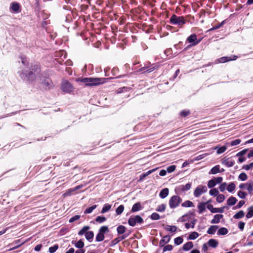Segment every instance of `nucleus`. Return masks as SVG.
<instances>
[{
	"instance_id": "f257e3e1",
	"label": "nucleus",
	"mask_w": 253,
	"mask_h": 253,
	"mask_svg": "<svg viewBox=\"0 0 253 253\" xmlns=\"http://www.w3.org/2000/svg\"><path fill=\"white\" fill-rule=\"evenodd\" d=\"M41 72V68L40 63H34L31 64L29 70L27 71L25 76L28 81L34 82L36 79V74H39Z\"/></svg>"
},
{
	"instance_id": "f03ea898",
	"label": "nucleus",
	"mask_w": 253,
	"mask_h": 253,
	"mask_svg": "<svg viewBox=\"0 0 253 253\" xmlns=\"http://www.w3.org/2000/svg\"><path fill=\"white\" fill-rule=\"evenodd\" d=\"M169 23L172 25H177L181 28L186 23V20L183 16H178L175 14H173L169 19Z\"/></svg>"
},
{
	"instance_id": "7ed1b4c3",
	"label": "nucleus",
	"mask_w": 253,
	"mask_h": 253,
	"mask_svg": "<svg viewBox=\"0 0 253 253\" xmlns=\"http://www.w3.org/2000/svg\"><path fill=\"white\" fill-rule=\"evenodd\" d=\"M90 227L88 226H84L82 229L79 231L78 234L80 236L85 234L86 240L89 242H91L94 237V233L93 231H88Z\"/></svg>"
},
{
	"instance_id": "20e7f679",
	"label": "nucleus",
	"mask_w": 253,
	"mask_h": 253,
	"mask_svg": "<svg viewBox=\"0 0 253 253\" xmlns=\"http://www.w3.org/2000/svg\"><path fill=\"white\" fill-rule=\"evenodd\" d=\"M182 200L181 198L178 196H172L169 200V205L171 209H174L178 206Z\"/></svg>"
},
{
	"instance_id": "39448f33",
	"label": "nucleus",
	"mask_w": 253,
	"mask_h": 253,
	"mask_svg": "<svg viewBox=\"0 0 253 253\" xmlns=\"http://www.w3.org/2000/svg\"><path fill=\"white\" fill-rule=\"evenodd\" d=\"M143 222V218L138 215L134 216H131L128 220V223L131 226H134L136 223H142Z\"/></svg>"
},
{
	"instance_id": "423d86ee",
	"label": "nucleus",
	"mask_w": 253,
	"mask_h": 253,
	"mask_svg": "<svg viewBox=\"0 0 253 253\" xmlns=\"http://www.w3.org/2000/svg\"><path fill=\"white\" fill-rule=\"evenodd\" d=\"M157 68V67L156 66L151 65L150 63H148L145 64L144 66L140 68L139 70V71L142 72V73H149L154 71Z\"/></svg>"
},
{
	"instance_id": "0eeeda50",
	"label": "nucleus",
	"mask_w": 253,
	"mask_h": 253,
	"mask_svg": "<svg viewBox=\"0 0 253 253\" xmlns=\"http://www.w3.org/2000/svg\"><path fill=\"white\" fill-rule=\"evenodd\" d=\"M61 89L64 92L70 93L73 91L74 87L68 81H65L62 83Z\"/></svg>"
},
{
	"instance_id": "6e6552de",
	"label": "nucleus",
	"mask_w": 253,
	"mask_h": 253,
	"mask_svg": "<svg viewBox=\"0 0 253 253\" xmlns=\"http://www.w3.org/2000/svg\"><path fill=\"white\" fill-rule=\"evenodd\" d=\"M90 82L91 84V86H96L103 83H105L106 82L107 79L106 78H89Z\"/></svg>"
},
{
	"instance_id": "1a4fd4ad",
	"label": "nucleus",
	"mask_w": 253,
	"mask_h": 253,
	"mask_svg": "<svg viewBox=\"0 0 253 253\" xmlns=\"http://www.w3.org/2000/svg\"><path fill=\"white\" fill-rule=\"evenodd\" d=\"M207 188L206 186L200 185L197 187L194 192V195L195 197H199L202 193L206 192Z\"/></svg>"
},
{
	"instance_id": "9d476101",
	"label": "nucleus",
	"mask_w": 253,
	"mask_h": 253,
	"mask_svg": "<svg viewBox=\"0 0 253 253\" xmlns=\"http://www.w3.org/2000/svg\"><path fill=\"white\" fill-rule=\"evenodd\" d=\"M201 40L197 39V36L195 34L190 35L186 39V42L192 43V45H197Z\"/></svg>"
},
{
	"instance_id": "9b49d317",
	"label": "nucleus",
	"mask_w": 253,
	"mask_h": 253,
	"mask_svg": "<svg viewBox=\"0 0 253 253\" xmlns=\"http://www.w3.org/2000/svg\"><path fill=\"white\" fill-rule=\"evenodd\" d=\"M42 87L46 90L50 89L53 86V83L51 79L48 78H45L42 82Z\"/></svg>"
},
{
	"instance_id": "f8f14e48",
	"label": "nucleus",
	"mask_w": 253,
	"mask_h": 253,
	"mask_svg": "<svg viewBox=\"0 0 253 253\" xmlns=\"http://www.w3.org/2000/svg\"><path fill=\"white\" fill-rule=\"evenodd\" d=\"M238 58L236 55H232L231 56H223L219 58L218 61L219 63H224L228 61L235 60Z\"/></svg>"
},
{
	"instance_id": "ddd939ff",
	"label": "nucleus",
	"mask_w": 253,
	"mask_h": 253,
	"mask_svg": "<svg viewBox=\"0 0 253 253\" xmlns=\"http://www.w3.org/2000/svg\"><path fill=\"white\" fill-rule=\"evenodd\" d=\"M10 9L15 13L19 12L20 11V5L18 2H12Z\"/></svg>"
},
{
	"instance_id": "4468645a",
	"label": "nucleus",
	"mask_w": 253,
	"mask_h": 253,
	"mask_svg": "<svg viewBox=\"0 0 253 253\" xmlns=\"http://www.w3.org/2000/svg\"><path fill=\"white\" fill-rule=\"evenodd\" d=\"M170 240V237L169 235H166L162 238L159 243L160 247H164V245L169 242Z\"/></svg>"
},
{
	"instance_id": "2eb2a0df",
	"label": "nucleus",
	"mask_w": 253,
	"mask_h": 253,
	"mask_svg": "<svg viewBox=\"0 0 253 253\" xmlns=\"http://www.w3.org/2000/svg\"><path fill=\"white\" fill-rule=\"evenodd\" d=\"M24 243V242L21 241L20 239L14 241L11 245H14V246L11 249H9V251L14 250L17 248H18L19 247L21 246Z\"/></svg>"
},
{
	"instance_id": "dca6fc26",
	"label": "nucleus",
	"mask_w": 253,
	"mask_h": 253,
	"mask_svg": "<svg viewBox=\"0 0 253 253\" xmlns=\"http://www.w3.org/2000/svg\"><path fill=\"white\" fill-rule=\"evenodd\" d=\"M222 163L223 165L227 166V167H231L234 166L235 162L230 160V158L225 159L222 160Z\"/></svg>"
},
{
	"instance_id": "f3484780",
	"label": "nucleus",
	"mask_w": 253,
	"mask_h": 253,
	"mask_svg": "<svg viewBox=\"0 0 253 253\" xmlns=\"http://www.w3.org/2000/svg\"><path fill=\"white\" fill-rule=\"evenodd\" d=\"M141 209L142 206L141 203L140 202H137L133 205L132 209L131 210V211L132 212H134L138 211H140Z\"/></svg>"
},
{
	"instance_id": "a211bd4d",
	"label": "nucleus",
	"mask_w": 253,
	"mask_h": 253,
	"mask_svg": "<svg viewBox=\"0 0 253 253\" xmlns=\"http://www.w3.org/2000/svg\"><path fill=\"white\" fill-rule=\"evenodd\" d=\"M223 215L222 214H216L214 216L213 219L211 220V223H218L220 222V220L222 218Z\"/></svg>"
},
{
	"instance_id": "6ab92c4d",
	"label": "nucleus",
	"mask_w": 253,
	"mask_h": 253,
	"mask_svg": "<svg viewBox=\"0 0 253 253\" xmlns=\"http://www.w3.org/2000/svg\"><path fill=\"white\" fill-rule=\"evenodd\" d=\"M208 244L210 247L215 248L218 244V241L214 239H211L208 242Z\"/></svg>"
},
{
	"instance_id": "aec40b11",
	"label": "nucleus",
	"mask_w": 253,
	"mask_h": 253,
	"mask_svg": "<svg viewBox=\"0 0 253 253\" xmlns=\"http://www.w3.org/2000/svg\"><path fill=\"white\" fill-rule=\"evenodd\" d=\"M237 202V199L235 197H234L233 196H231L227 200V204L228 206H232L234 205Z\"/></svg>"
},
{
	"instance_id": "412c9836",
	"label": "nucleus",
	"mask_w": 253,
	"mask_h": 253,
	"mask_svg": "<svg viewBox=\"0 0 253 253\" xmlns=\"http://www.w3.org/2000/svg\"><path fill=\"white\" fill-rule=\"evenodd\" d=\"M169 189L167 188H165L164 189H163L161 191V192L159 194V196L161 198L164 199V198H166L169 195Z\"/></svg>"
},
{
	"instance_id": "4be33fe9",
	"label": "nucleus",
	"mask_w": 253,
	"mask_h": 253,
	"mask_svg": "<svg viewBox=\"0 0 253 253\" xmlns=\"http://www.w3.org/2000/svg\"><path fill=\"white\" fill-rule=\"evenodd\" d=\"M191 187V184L188 183L186 185H181L179 186L178 189L181 191H185L189 190Z\"/></svg>"
},
{
	"instance_id": "5701e85b",
	"label": "nucleus",
	"mask_w": 253,
	"mask_h": 253,
	"mask_svg": "<svg viewBox=\"0 0 253 253\" xmlns=\"http://www.w3.org/2000/svg\"><path fill=\"white\" fill-rule=\"evenodd\" d=\"M193 247V244L192 242H188L183 246L184 251H189Z\"/></svg>"
},
{
	"instance_id": "b1692460",
	"label": "nucleus",
	"mask_w": 253,
	"mask_h": 253,
	"mask_svg": "<svg viewBox=\"0 0 253 253\" xmlns=\"http://www.w3.org/2000/svg\"><path fill=\"white\" fill-rule=\"evenodd\" d=\"M218 228V227L217 225L211 226L207 231V233L209 234H214Z\"/></svg>"
},
{
	"instance_id": "393cba45",
	"label": "nucleus",
	"mask_w": 253,
	"mask_h": 253,
	"mask_svg": "<svg viewBox=\"0 0 253 253\" xmlns=\"http://www.w3.org/2000/svg\"><path fill=\"white\" fill-rule=\"evenodd\" d=\"M215 149L217 150V154H220L224 152L227 150V147L226 146H223L222 147L217 146L215 147Z\"/></svg>"
},
{
	"instance_id": "a878e982",
	"label": "nucleus",
	"mask_w": 253,
	"mask_h": 253,
	"mask_svg": "<svg viewBox=\"0 0 253 253\" xmlns=\"http://www.w3.org/2000/svg\"><path fill=\"white\" fill-rule=\"evenodd\" d=\"M245 216V212L241 210L234 215L233 218L234 219H240L243 218Z\"/></svg>"
},
{
	"instance_id": "bb28decb",
	"label": "nucleus",
	"mask_w": 253,
	"mask_h": 253,
	"mask_svg": "<svg viewBox=\"0 0 253 253\" xmlns=\"http://www.w3.org/2000/svg\"><path fill=\"white\" fill-rule=\"evenodd\" d=\"M228 232V229L225 227H221L218 229L217 234L218 235H225Z\"/></svg>"
},
{
	"instance_id": "cd10ccee",
	"label": "nucleus",
	"mask_w": 253,
	"mask_h": 253,
	"mask_svg": "<svg viewBox=\"0 0 253 253\" xmlns=\"http://www.w3.org/2000/svg\"><path fill=\"white\" fill-rule=\"evenodd\" d=\"M247 185V190L250 194H252L253 192V181H249L246 184Z\"/></svg>"
},
{
	"instance_id": "c85d7f7f",
	"label": "nucleus",
	"mask_w": 253,
	"mask_h": 253,
	"mask_svg": "<svg viewBox=\"0 0 253 253\" xmlns=\"http://www.w3.org/2000/svg\"><path fill=\"white\" fill-rule=\"evenodd\" d=\"M248 212L246 214V217L247 218H250L253 216V206L250 207L248 209Z\"/></svg>"
},
{
	"instance_id": "c756f323",
	"label": "nucleus",
	"mask_w": 253,
	"mask_h": 253,
	"mask_svg": "<svg viewBox=\"0 0 253 253\" xmlns=\"http://www.w3.org/2000/svg\"><path fill=\"white\" fill-rule=\"evenodd\" d=\"M126 227L123 225H119L117 229V232L119 234H123L126 231Z\"/></svg>"
},
{
	"instance_id": "7c9ffc66",
	"label": "nucleus",
	"mask_w": 253,
	"mask_h": 253,
	"mask_svg": "<svg viewBox=\"0 0 253 253\" xmlns=\"http://www.w3.org/2000/svg\"><path fill=\"white\" fill-rule=\"evenodd\" d=\"M111 208V206L109 204H105L101 211V213H104L108 211Z\"/></svg>"
},
{
	"instance_id": "2f4dec72",
	"label": "nucleus",
	"mask_w": 253,
	"mask_h": 253,
	"mask_svg": "<svg viewBox=\"0 0 253 253\" xmlns=\"http://www.w3.org/2000/svg\"><path fill=\"white\" fill-rule=\"evenodd\" d=\"M220 166L219 165H216L214 167H213L211 169V172L212 174H215L217 173L220 172Z\"/></svg>"
},
{
	"instance_id": "473e14b6",
	"label": "nucleus",
	"mask_w": 253,
	"mask_h": 253,
	"mask_svg": "<svg viewBox=\"0 0 253 253\" xmlns=\"http://www.w3.org/2000/svg\"><path fill=\"white\" fill-rule=\"evenodd\" d=\"M155 170V169H151V170H150L148 171L146 173H144L141 174L140 175V176H139L140 177V180H143L147 176H148V175L151 174L152 172H153Z\"/></svg>"
},
{
	"instance_id": "72a5a7b5",
	"label": "nucleus",
	"mask_w": 253,
	"mask_h": 253,
	"mask_svg": "<svg viewBox=\"0 0 253 253\" xmlns=\"http://www.w3.org/2000/svg\"><path fill=\"white\" fill-rule=\"evenodd\" d=\"M199 234L197 232H192L188 236V239L195 240L199 236Z\"/></svg>"
},
{
	"instance_id": "f704fd0d",
	"label": "nucleus",
	"mask_w": 253,
	"mask_h": 253,
	"mask_svg": "<svg viewBox=\"0 0 253 253\" xmlns=\"http://www.w3.org/2000/svg\"><path fill=\"white\" fill-rule=\"evenodd\" d=\"M181 206L183 207H194L193 203L190 201L187 200L183 203Z\"/></svg>"
},
{
	"instance_id": "c9c22d12",
	"label": "nucleus",
	"mask_w": 253,
	"mask_h": 253,
	"mask_svg": "<svg viewBox=\"0 0 253 253\" xmlns=\"http://www.w3.org/2000/svg\"><path fill=\"white\" fill-rule=\"evenodd\" d=\"M205 205L206 203H200L198 206V208L199 210V212L201 213L203 212L204 211H205L206 208H205Z\"/></svg>"
},
{
	"instance_id": "e433bc0d",
	"label": "nucleus",
	"mask_w": 253,
	"mask_h": 253,
	"mask_svg": "<svg viewBox=\"0 0 253 253\" xmlns=\"http://www.w3.org/2000/svg\"><path fill=\"white\" fill-rule=\"evenodd\" d=\"M96 207H97V205H94L92 206L91 207H89L88 208H87L84 211V213L85 214L90 213L92 212L93 210H94L95 209H96Z\"/></svg>"
},
{
	"instance_id": "4c0bfd02",
	"label": "nucleus",
	"mask_w": 253,
	"mask_h": 253,
	"mask_svg": "<svg viewBox=\"0 0 253 253\" xmlns=\"http://www.w3.org/2000/svg\"><path fill=\"white\" fill-rule=\"evenodd\" d=\"M109 231V229L107 226H102L99 230V232L103 234L107 233Z\"/></svg>"
},
{
	"instance_id": "58836bf2",
	"label": "nucleus",
	"mask_w": 253,
	"mask_h": 253,
	"mask_svg": "<svg viewBox=\"0 0 253 253\" xmlns=\"http://www.w3.org/2000/svg\"><path fill=\"white\" fill-rule=\"evenodd\" d=\"M75 246L77 248L83 249L84 246V244L82 240H80L79 241L75 243Z\"/></svg>"
},
{
	"instance_id": "ea45409f",
	"label": "nucleus",
	"mask_w": 253,
	"mask_h": 253,
	"mask_svg": "<svg viewBox=\"0 0 253 253\" xmlns=\"http://www.w3.org/2000/svg\"><path fill=\"white\" fill-rule=\"evenodd\" d=\"M104 239V235L99 232L96 236V241L97 242L102 241Z\"/></svg>"
},
{
	"instance_id": "a19ab883",
	"label": "nucleus",
	"mask_w": 253,
	"mask_h": 253,
	"mask_svg": "<svg viewBox=\"0 0 253 253\" xmlns=\"http://www.w3.org/2000/svg\"><path fill=\"white\" fill-rule=\"evenodd\" d=\"M225 23V20H223L222 22H221L220 23H219L217 25L214 26L212 28L210 29L209 31H212L216 30L217 29H219L220 27H221L224 25V24Z\"/></svg>"
},
{
	"instance_id": "79ce46f5",
	"label": "nucleus",
	"mask_w": 253,
	"mask_h": 253,
	"mask_svg": "<svg viewBox=\"0 0 253 253\" xmlns=\"http://www.w3.org/2000/svg\"><path fill=\"white\" fill-rule=\"evenodd\" d=\"M235 184L233 182H231L227 186V190L229 192H233L235 189Z\"/></svg>"
},
{
	"instance_id": "37998d69",
	"label": "nucleus",
	"mask_w": 253,
	"mask_h": 253,
	"mask_svg": "<svg viewBox=\"0 0 253 253\" xmlns=\"http://www.w3.org/2000/svg\"><path fill=\"white\" fill-rule=\"evenodd\" d=\"M124 210V206L123 205L119 206L116 210L117 215H120Z\"/></svg>"
},
{
	"instance_id": "c03bdc74",
	"label": "nucleus",
	"mask_w": 253,
	"mask_h": 253,
	"mask_svg": "<svg viewBox=\"0 0 253 253\" xmlns=\"http://www.w3.org/2000/svg\"><path fill=\"white\" fill-rule=\"evenodd\" d=\"M58 245L57 244H55L53 246L49 247L48 251L50 253H54L58 250Z\"/></svg>"
},
{
	"instance_id": "a18cd8bd",
	"label": "nucleus",
	"mask_w": 253,
	"mask_h": 253,
	"mask_svg": "<svg viewBox=\"0 0 253 253\" xmlns=\"http://www.w3.org/2000/svg\"><path fill=\"white\" fill-rule=\"evenodd\" d=\"M190 111L189 110H183L180 112V115L183 117H186L189 115Z\"/></svg>"
},
{
	"instance_id": "49530a36",
	"label": "nucleus",
	"mask_w": 253,
	"mask_h": 253,
	"mask_svg": "<svg viewBox=\"0 0 253 253\" xmlns=\"http://www.w3.org/2000/svg\"><path fill=\"white\" fill-rule=\"evenodd\" d=\"M106 220V218L103 216H98L95 218V221L98 223H102Z\"/></svg>"
},
{
	"instance_id": "de8ad7c7",
	"label": "nucleus",
	"mask_w": 253,
	"mask_h": 253,
	"mask_svg": "<svg viewBox=\"0 0 253 253\" xmlns=\"http://www.w3.org/2000/svg\"><path fill=\"white\" fill-rule=\"evenodd\" d=\"M245 204V201L244 200H241L239 201L238 204L233 208V210H236L241 208Z\"/></svg>"
},
{
	"instance_id": "09e8293b",
	"label": "nucleus",
	"mask_w": 253,
	"mask_h": 253,
	"mask_svg": "<svg viewBox=\"0 0 253 253\" xmlns=\"http://www.w3.org/2000/svg\"><path fill=\"white\" fill-rule=\"evenodd\" d=\"M218 191L217 189L216 188H213V189H211V190H210V194L211 196H216L218 195Z\"/></svg>"
},
{
	"instance_id": "8fccbe9b",
	"label": "nucleus",
	"mask_w": 253,
	"mask_h": 253,
	"mask_svg": "<svg viewBox=\"0 0 253 253\" xmlns=\"http://www.w3.org/2000/svg\"><path fill=\"white\" fill-rule=\"evenodd\" d=\"M166 230L171 232H175L177 230V227L176 226L168 225Z\"/></svg>"
},
{
	"instance_id": "3c124183",
	"label": "nucleus",
	"mask_w": 253,
	"mask_h": 253,
	"mask_svg": "<svg viewBox=\"0 0 253 253\" xmlns=\"http://www.w3.org/2000/svg\"><path fill=\"white\" fill-rule=\"evenodd\" d=\"M90 80L89 78H83L82 79L81 81L83 83H84L85 85L91 86L90 82H89Z\"/></svg>"
},
{
	"instance_id": "603ef678",
	"label": "nucleus",
	"mask_w": 253,
	"mask_h": 253,
	"mask_svg": "<svg viewBox=\"0 0 253 253\" xmlns=\"http://www.w3.org/2000/svg\"><path fill=\"white\" fill-rule=\"evenodd\" d=\"M225 199V196L223 194H219L217 196L216 201L218 203L222 202Z\"/></svg>"
},
{
	"instance_id": "864d4df0",
	"label": "nucleus",
	"mask_w": 253,
	"mask_h": 253,
	"mask_svg": "<svg viewBox=\"0 0 253 253\" xmlns=\"http://www.w3.org/2000/svg\"><path fill=\"white\" fill-rule=\"evenodd\" d=\"M183 241V239L181 237H178L174 239V243L177 245L181 244Z\"/></svg>"
},
{
	"instance_id": "5fc2aeb1",
	"label": "nucleus",
	"mask_w": 253,
	"mask_h": 253,
	"mask_svg": "<svg viewBox=\"0 0 253 253\" xmlns=\"http://www.w3.org/2000/svg\"><path fill=\"white\" fill-rule=\"evenodd\" d=\"M215 185L216 183L213 178L209 180L208 183V186L210 188H213Z\"/></svg>"
},
{
	"instance_id": "6e6d98bb",
	"label": "nucleus",
	"mask_w": 253,
	"mask_h": 253,
	"mask_svg": "<svg viewBox=\"0 0 253 253\" xmlns=\"http://www.w3.org/2000/svg\"><path fill=\"white\" fill-rule=\"evenodd\" d=\"M239 178L242 181H245L247 179L248 176L245 173L242 172L239 175Z\"/></svg>"
},
{
	"instance_id": "4d7b16f0",
	"label": "nucleus",
	"mask_w": 253,
	"mask_h": 253,
	"mask_svg": "<svg viewBox=\"0 0 253 253\" xmlns=\"http://www.w3.org/2000/svg\"><path fill=\"white\" fill-rule=\"evenodd\" d=\"M173 249V247L171 245H168L164 246L163 248V252H165L166 251H171Z\"/></svg>"
},
{
	"instance_id": "13d9d810",
	"label": "nucleus",
	"mask_w": 253,
	"mask_h": 253,
	"mask_svg": "<svg viewBox=\"0 0 253 253\" xmlns=\"http://www.w3.org/2000/svg\"><path fill=\"white\" fill-rule=\"evenodd\" d=\"M166 209V205L165 204H161L159 205L156 210L157 211L160 212H163L165 211Z\"/></svg>"
},
{
	"instance_id": "bf43d9fd",
	"label": "nucleus",
	"mask_w": 253,
	"mask_h": 253,
	"mask_svg": "<svg viewBox=\"0 0 253 253\" xmlns=\"http://www.w3.org/2000/svg\"><path fill=\"white\" fill-rule=\"evenodd\" d=\"M176 169V166L175 165H171L168 167L167 169V171L169 173H171L175 170Z\"/></svg>"
},
{
	"instance_id": "052dcab7",
	"label": "nucleus",
	"mask_w": 253,
	"mask_h": 253,
	"mask_svg": "<svg viewBox=\"0 0 253 253\" xmlns=\"http://www.w3.org/2000/svg\"><path fill=\"white\" fill-rule=\"evenodd\" d=\"M151 218L153 220H158L160 218V216L158 213L154 212L151 214Z\"/></svg>"
},
{
	"instance_id": "680f3d73",
	"label": "nucleus",
	"mask_w": 253,
	"mask_h": 253,
	"mask_svg": "<svg viewBox=\"0 0 253 253\" xmlns=\"http://www.w3.org/2000/svg\"><path fill=\"white\" fill-rule=\"evenodd\" d=\"M247 193H245V192H243V191H239L238 192V196L241 198H242V199H245L247 196Z\"/></svg>"
},
{
	"instance_id": "e2e57ef3",
	"label": "nucleus",
	"mask_w": 253,
	"mask_h": 253,
	"mask_svg": "<svg viewBox=\"0 0 253 253\" xmlns=\"http://www.w3.org/2000/svg\"><path fill=\"white\" fill-rule=\"evenodd\" d=\"M80 217H81V216L80 215H76L73 216L72 217H71L69 219V222H70V223L73 222L79 219L80 218Z\"/></svg>"
},
{
	"instance_id": "0e129e2a",
	"label": "nucleus",
	"mask_w": 253,
	"mask_h": 253,
	"mask_svg": "<svg viewBox=\"0 0 253 253\" xmlns=\"http://www.w3.org/2000/svg\"><path fill=\"white\" fill-rule=\"evenodd\" d=\"M224 209H225V208L224 207L219 208H215L213 213H215V212L222 213L224 211Z\"/></svg>"
},
{
	"instance_id": "69168bd1",
	"label": "nucleus",
	"mask_w": 253,
	"mask_h": 253,
	"mask_svg": "<svg viewBox=\"0 0 253 253\" xmlns=\"http://www.w3.org/2000/svg\"><path fill=\"white\" fill-rule=\"evenodd\" d=\"M248 149H244V150H242L241 151L239 152V153H238L236 154V156H238V157L242 156L244 155L245 154H246V153L248 152Z\"/></svg>"
},
{
	"instance_id": "338daca9",
	"label": "nucleus",
	"mask_w": 253,
	"mask_h": 253,
	"mask_svg": "<svg viewBox=\"0 0 253 253\" xmlns=\"http://www.w3.org/2000/svg\"><path fill=\"white\" fill-rule=\"evenodd\" d=\"M252 168H253V162L250 163L249 165H244L243 167V169H246V170H249Z\"/></svg>"
},
{
	"instance_id": "774afa93",
	"label": "nucleus",
	"mask_w": 253,
	"mask_h": 253,
	"mask_svg": "<svg viewBox=\"0 0 253 253\" xmlns=\"http://www.w3.org/2000/svg\"><path fill=\"white\" fill-rule=\"evenodd\" d=\"M226 187V183L224 182V183H221L219 187L220 191L221 192H223L225 190Z\"/></svg>"
}]
</instances>
